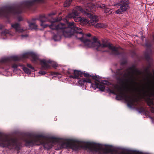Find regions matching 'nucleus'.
<instances>
[{
	"label": "nucleus",
	"instance_id": "39",
	"mask_svg": "<svg viewBox=\"0 0 154 154\" xmlns=\"http://www.w3.org/2000/svg\"><path fill=\"white\" fill-rule=\"evenodd\" d=\"M38 73L42 75H44L46 73V72L44 71H40Z\"/></svg>",
	"mask_w": 154,
	"mask_h": 154
},
{
	"label": "nucleus",
	"instance_id": "4",
	"mask_svg": "<svg viewBox=\"0 0 154 154\" xmlns=\"http://www.w3.org/2000/svg\"><path fill=\"white\" fill-rule=\"evenodd\" d=\"M140 75L141 72L136 68L135 65H133L128 69L122 70V69H118L115 72V76L116 80L120 84L125 85V83L130 82L135 84L137 83L135 81L134 74Z\"/></svg>",
	"mask_w": 154,
	"mask_h": 154
},
{
	"label": "nucleus",
	"instance_id": "24",
	"mask_svg": "<svg viewBox=\"0 0 154 154\" xmlns=\"http://www.w3.org/2000/svg\"><path fill=\"white\" fill-rule=\"evenodd\" d=\"M77 16V11H73L71 14L69 15V17H72L74 19V20L76 22L77 18L76 17Z\"/></svg>",
	"mask_w": 154,
	"mask_h": 154
},
{
	"label": "nucleus",
	"instance_id": "1",
	"mask_svg": "<svg viewBox=\"0 0 154 154\" xmlns=\"http://www.w3.org/2000/svg\"><path fill=\"white\" fill-rule=\"evenodd\" d=\"M26 143L29 145H43L45 148L50 149L55 144H57L58 147L56 149L59 150L63 148H71L76 149L77 146L76 143L72 139H57L55 138H47L42 135H38L32 137Z\"/></svg>",
	"mask_w": 154,
	"mask_h": 154
},
{
	"label": "nucleus",
	"instance_id": "47",
	"mask_svg": "<svg viewBox=\"0 0 154 154\" xmlns=\"http://www.w3.org/2000/svg\"><path fill=\"white\" fill-rule=\"evenodd\" d=\"M105 82H107V81H105Z\"/></svg>",
	"mask_w": 154,
	"mask_h": 154
},
{
	"label": "nucleus",
	"instance_id": "28",
	"mask_svg": "<svg viewBox=\"0 0 154 154\" xmlns=\"http://www.w3.org/2000/svg\"><path fill=\"white\" fill-rule=\"evenodd\" d=\"M19 66L15 63L13 64L12 66V68L13 69V71L14 72H15L17 70H20L19 69L17 68L18 66Z\"/></svg>",
	"mask_w": 154,
	"mask_h": 154
},
{
	"label": "nucleus",
	"instance_id": "22",
	"mask_svg": "<svg viewBox=\"0 0 154 154\" xmlns=\"http://www.w3.org/2000/svg\"><path fill=\"white\" fill-rule=\"evenodd\" d=\"M82 75H84L85 77L86 78H89L90 77H92V75H90L89 73H84L78 70V79H79V76H82Z\"/></svg>",
	"mask_w": 154,
	"mask_h": 154
},
{
	"label": "nucleus",
	"instance_id": "45",
	"mask_svg": "<svg viewBox=\"0 0 154 154\" xmlns=\"http://www.w3.org/2000/svg\"><path fill=\"white\" fill-rule=\"evenodd\" d=\"M77 142H78V148H79V141H78V140Z\"/></svg>",
	"mask_w": 154,
	"mask_h": 154
},
{
	"label": "nucleus",
	"instance_id": "10",
	"mask_svg": "<svg viewBox=\"0 0 154 154\" xmlns=\"http://www.w3.org/2000/svg\"><path fill=\"white\" fill-rule=\"evenodd\" d=\"M145 46L147 48L146 51L144 54V56L146 60L149 62L151 60L150 56L152 54V50L150 48L152 45L150 42L146 41L145 43Z\"/></svg>",
	"mask_w": 154,
	"mask_h": 154
},
{
	"label": "nucleus",
	"instance_id": "44",
	"mask_svg": "<svg viewBox=\"0 0 154 154\" xmlns=\"http://www.w3.org/2000/svg\"><path fill=\"white\" fill-rule=\"evenodd\" d=\"M152 72H153V79L154 80V69L153 70Z\"/></svg>",
	"mask_w": 154,
	"mask_h": 154
},
{
	"label": "nucleus",
	"instance_id": "42",
	"mask_svg": "<svg viewBox=\"0 0 154 154\" xmlns=\"http://www.w3.org/2000/svg\"><path fill=\"white\" fill-rule=\"evenodd\" d=\"M126 61H122L121 62V64L122 65H125V64H126Z\"/></svg>",
	"mask_w": 154,
	"mask_h": 154
},
{
	"label": "nucleus",
	"instance_id": "11",
	"mask_svg": "<svg viewBox=\"0 0 154 154\" xmlns=\"http://www.w3.org/2000/svg\"><path fill=\"white\" fill-rule=\"evenodd\" d=\"M117 88H119L118 86L117 87ZM126 88L125 86L123 87V88H118V90L119 92V94L116 95V99L117 100H121L122 99L125 100L126 99V97H128V95L127 94L126 92L124 91Z\"/></svg>",
	"mask_w": 154,
	"mask_h": 154
},
{
	"label": "nucleus",
	"instance_id": "35",
	"mask_svg": "<svg viewBox=\"0 0 154 154\" xmlns=\"http://www.w3.org/2000/svg\"><path fill=\"white\" fill-rule=\"evenodd\" d=\"M54 75L56 76H57L58 78H60L61 77V75L58 72H55L54 73Z\"/></svg>",
	"mask_w": 154,
	"mask_h": 154
},
{
	"label": "nucleus",
	"instance_id": "6",
	"mask_svg": "<svg viewBox=\"0 0 154 154\" xmlns=\"http://www.w3.org/2000/svg\"><path fill=\"white\" fill-rule=\"evenodd\" d=\"M86 16L90 18L91 20L89 21L83 17H79L78 15V22L82 25H84L87 24L88 26H94V27L97 28H105L106 27V24L103 23H98L95 24V23L98 21V17L94 15L90 12H86Z\"/></svg>",
	"mask_w": 154,
	"mask_h": 154
},
{
	"label": "nucleus",
	"instance_id": "25",
	"mask_svg": "<svg viewBox=\"0 0 154 154\" xmlns=\"http://www.w3.org/2000/svg\"><path fill=\"white\" fill-rule=\"evenodd\" d=\"M151 66L149 64V66L146 67L145 69V72L147 73L148 75H149L151 76H152V74L150 72L149 69Z\"/></svg>",
	"mask_w": 154,
	"mask_h": 154
},
{
	"label": "nucleus",
	"instance_id": "49",
	"mask_svg": "<svg viewBox=\"0 0 154 154\" xmlns=\"http://www.w3.org/2000/svg\"><path fill=\"white\" fill-rule=\"evenodd\" d=\"M50 14H49V16H50Z\"/></svg>",
	"mask_w": 154,
	"mask_h": 154
},
{
	"label": "nucleus",
	"instance_id": "27",
	"mask_svg": "<svg viewBox=\"0 0 154 154\" xmlns=\"http://www.w3.org/2000/svg\"><path fill=\"white\" fill-rule=\"evenodd\" d=\"M92 78L94 80H95L96 81L100 82V77L98 75H92Z\"/></svg>",
	"mask_w": 154,
	"mask_h": 154
},
{
	"label": "nucleus",
	"instance_id": "40",
	"mask_svg": "<svg viewBox=\"0 0 154 154\" xmlns=\"http://www.w3.org/2000/svg\"><path fill=\"white\" fill-rule=\"evenodd\" d=\"M77 8H78V10H79L81 11H82L83 10L82 9V8H81V7H80L79 6H78Z\"/></svg>",
	"mask_w": 154,
	"mask_h": 154
},
{
	"label": "nucleus",
	"instance_id": "36",
	"mask_svg": "<svg viewBox=\"0 0 154 154\" xmlns=\"http://www.w3.org/2000/svg\"><path fill=\"white\" fill-rule=\"evenodd\" d=\"M8 59L6 58H2L1 60V62H5L7 61Z\"/></svg>",
	"mask_w": 154,
	"mask_h": 154
},
{
	"label": "nucleus",
	"instance_id": "23",
	"mask_svg": "<svg viewBox=\"0 0 154 154\" xmlns=\"http://www.w3.org/2000/svg\"><path fill=\"white\" fill-rule=\"evenodd\" d=\"M29 28L31 29H37V25L35 22L29 23Z\"/></svg>",
	"mask_w": 154,
	"mask_h": 154
},
{
	"label": "nucleus",
	"instance_id": "17",
	"mask_svg": "<svg viewBox=\"0 0 154 154\" xmlns=\"http://www.w3.org/2000/svg\"><path fill=\"white\" fill-rule=\"evenodd\" d=\"M91 86L93 88L99 89L101 91H103L105 89L104 86L102 84H100L95 82L94 84L91 83Z\"/></svg>",
	"mask_w": 154,
	"mask_h": 154
},
{
	"label": "nucleus",
	"instance_id": "18",
	"mask_svg": "<svg viewBox=\"0 0 154 154\" xmlns=\"http://www.w3.org/2000/svg\"><path fill=\"white\" fill-rule=\"evenodd\" d=\"M40 20L41 22V23L40 24V25L41 26L44 28H45L46 27H47L49 26V27L50 25H49L48 24H44L43 23L44 22L48 21L49 20V19L48 18L46 17L45 16H42L40 17Z\"/></svg>",
	"mask_w": 154,
	"mask_h": 154
},
{
	"label": "nucleus",
	"instance_id": "20",
	"mask_svg": "<svg viewBox=\"0 0 154 154\" xmlns=\"http://www.w3.org/2000/svg\"><path fill=\"white\" fill-rule=\"evenodd\" d=\"M147 105L150 107V110L151 112L154 113V107L151 106L152 105H154L152 100L150 98H148L147 100Z\"/></svg>",
	"mask_w": 154,
	"mask_h": 154
},
{
	"label": "nucleus",
	"instance_id": "29",
	"mask_svg": "<svg viewBox=\"0 0 154 154\" xmlns=\"http://www.w3.org/2000/svg\"><path fill=\"white\" fill-rule=\"evenodd\" d=\"M84 33L82 32V30L80 28H79L78 27V37L79 35L81 36V37H82V35H83Z\"/></svg>",
	"mask_w": 154,
	"mask_h": 154
},
{
	"label": "nucleus",
	"instance_id": "5",
	"mask_svg": "<svg viewBox=\"0 0 154 154\" xmlns=\"http://www.w3.org/2000/svg\"><path fill=\"white\" fill-rule=\"evenodd\" d=\"M23 58H29L34 63H40L42 67L45 69L50 67L49 64H51L52 66L56 68L58 64L50 60L45 59L40 60L38 57V55L36 53L32 51H29L23 54L22 55Z\"/></svg>",
	"mask_w": 154,
	"mask_h": 154
},
{
	"label": "nucleus",
	"instance_id": "46",
	"mask_svg": "<svg viewBox=\"0 0 154 154\" xmlns=\"http://www.w3.org/2000/svg\"><path fill=\"white\" fill-rule=\"evenodd\" d=\"M83 0H78L77 2H81L82 1H83Z\"/></svg>",
	"mask_w": 154,
	"mask_h": 154
},
{
	"label": "nucleus",
	"instance_id": "13",
	"mask_svg": "<svg viewBox=\"0 0 154 154\" xmlns=\"http://www.w3.org/2000/svg\"><path fill=\"white\" fill-rule=\"evenodd\" d=\"M11 26L12 28L15 29L16 32L17 33H22L26 30V29L22 28L20 25L18 23L11 24Z\"/></svg>",
	"mask_w": 154,
	"mask_h": 154
},
{
	"label": "nucleus",
	"instance_id": "3",
	"mask_svg": "<svg viewBox=\"0 0 154 154\" xmlns=\"http://www.w3.org/2000/svg\"><path fill=\"white\" fill-rule=\"evenodd\" d=\"M49 27L53 29H56L59 32L57 35H55L53 36V39L56 41L60 40L62 34L66 37H69L77 33V28L73 22L65 24L53 22L51 23Z\"/></svg>",
	"mask_w": 154,
	"mask_h": 154
},
{
	"label": "nucleus",
	"instance_id": "37",
	"mask_svg": "<svg viewBox=\"0 0 154 154\" xmlns=\"http://www.w3.org/2000/svg\"><path fill=\"white\" fill-rule=\"evenodd\" d=\"M13 59L14 60H20V59L18 57L15 56L13 58Z\"/></svg>",
	"mask_w": 154,
	"mask_h": 154
},
{
	"label": "nucleus",
	"instance_id": "30",
	"mask_svg": "<svg viewBox=\"0 0 154 154\" xmlns=\"http://www.w3.org/2000/svg\"><path fill=\"white\" fill-rule=\"evenodd\" d=\"M130 100H131L134 104L135 102H137L138 101V99L136 98H134L130 96Z\"/></svg>",
	"mask_w": 154,
	"mask_h": 154
},
{
	"label": "nucleus",
	"instance_id": "43",
	"mask_svg": "<svg viewBox=\"0 0 154 154\" xmlns=\"http://www.w3.org/2000/svg\"><path fill=\"white\" fill-rule=\"evenodd\" d=\"M3 27V26L2 24H0V29H2Z\"/></svg>",
	"mask_w": 154,
	"mask_h": 154
},
{
	"label": "nucleus",
	"instance_id": "16",
	"mask_svg": "<svg viewBox=\"0 0 154 154\" xmlns=\"http://www.w3.org/2000/svg\"><path fill=\"white\" fill-rule=\"evenodd\" d=\"M20 66L22 67V68L23 69L24 71L26 74H30L31 73V72H34L35 71L34 68L32 66L29 64H27V66L28 67L31 69H30L27 68L22 65H20Z\"/></svg>",
	"mask_w": 154,
	"mask_h": 154
},
{
	"label": "nucleus",
	"instance_id": "48",
	"mask_svg": "<svg viewBox=\"0 0 154 154\" xmlns=\"http://www.w3.org/2000/svg\"><path fill=\"white\" fill-rule=\"evenodd\" d=\"M153 39L154 40V36H153Z\"/></svg>",
	"mask_w": 154,
	"mask_h": 154
},
{
	"label": "nucleus",
	"instance_id": "33",
	"mask_svg": "<svg viewBox=\"0 0 154 154\" xmlns=\"http://www.w3.org/2000/svg\"><path fill=\"white\" fill-rule=\"evenodd\" d=\"M108 91L110 94H114L116 95V93L114 91L110 89H109L108 90Z\"/></svg>",
	"mask_w": 154,
	"mask_h": 154
},
{
	"label": "nucleus",
	"instance_id": "15",
	"mask_svg": "<svg viewBox=\"0 0 154 154\" xmlns=\"http://www.w3.org/2000/svg\"><path fill=\"white\" fill-rule=\"evenodd\" d=\"M16 32H11L10 31V29H5L2 31L1 34V38L5 39L8 35L11 36H14L15 35Z\"/></svg>",
	"mask_w": 154,
	"mask_h": 154
},
{
	"label": "nucleus",
	"instance_id": "26",
	"mask_svg": "<svg viewBox=\"0 0 154 154\" xmlns=\"http://www.w3.org/2000/svg\"><path fill=\"white\" fill-rule=\"evenodd\" d=\"M72 0H67L66 1L64 4V7H68L70 5L72 2Z\"/></svg>",
	"mask_w": 154,
	"mask_h": 154
},
{
	"label": "nucleus",
	"instance_id": "41",
	"mask_svg": "<svg viewBox=\"0 0 154 154\" xmlns=\"http://www.w3.org/2000/svg\"><path fill=\"white\" fill-rule=\"evenodd\" d=\"M17 19L19 21H20L22 20V18L21 17H18Z\"/></svg>",
	"mask_w": 154,
	"mask_h": 154
},
{
	"label": "nucleus",
	"instance_id": "7",
	"mask_svg": "<svg viewBox=\"0 0 154 154\" xmlns=\"http://www.w3.org/2000/svg\"><path fill=\"white\" fill-rule=\"evenodd\" d=\"M20 143L8 135L0 133V146L9 148H19Z\"/></svg>",
	"mask_w": 154,
	"mask_h": 154
},
{
	"label": "nucleus",
	"instance_id": "21",
	"mask_svg": "<svg viewBox=\"0 0 154 154\" xmlns=\"http://www.w3.org/2000/svg\"><path fill=\"white\" fill-rule=\"evenodd\" d=\"M130 96L128 95V97H126L125 100V101L127 102V105L128 107L130 108H132V106H134V104L133 101L130 100Z\"/></svg>",
	"mask_w": 154,
	"mask_h": 154
},
{
	"label": "nucleus",
	"instance_id": "51",
	"mask_svg": "<svg viewBox=\"0 0 154 154\" xmlns=\"http://www.w3.org/2000/svg\"><path fill=\"white\" fill-rule=\"evenodd\" d=\"M150 118H151V119H152V117H150Z\"/></svg>",
	"mask_w": 154,
	"mask_h": 154
},
{
	"label": "nucleus",
	"instance_id": "50",
	"mask_svg": "<svg viewBox=\"0 0 154 154\" xmlns=\"http://www.w3.org/2000/svg\"><path fill=\"white\" fill-rule=\"evenodd\" d=\"M79 46H81V45H79Z\"/></svg>",
	"mask_w": 154,
	"mask_h": 154
},
{
	"label": "nucleus",
	"instance_id": "19",
	"mask_svg": "<svg viewBox=\"0 0 154 154\" xmlns=\"http://www.w3.org/2000/svg\"><path fill=\"white\" fill-rule=\"evenodd\" d=\"M42 1L43 0H30L25 2L23 4L25 7H28L29 6L31 5L32 3L34 2H42Z\"/></svg>",
	"mask_w": 154,
	"mask_h": 154
},
{
	"label": "nucleus",
	"instance_id": "12",
	"mask_svg": "<svg viewBox=\"0 0 154 154\" xmlns=\"http://www.w3.org/2000/svg\"><path fill=\"white\" fill-rule=\"evenodd\" d=\"M139 92L143 96H146L148 95L154 96V88L148 87L146 88L143 87L141 90H139Z\"/></svg>",
	"mask_w": 154,
	"mask_h": 154
},
{
	"label": "nucleus",
	"instance_id": "32",
	"mask_svg": "<svg viewBox=\"0 0 154 154\" xmlns=\"http://www.w3.org/2000/svg\"><path fill=\"white\" fill-rule=\"evenodd\" d=\"M28 36V35L27 34H24V35H21V37L22 39H25Z\"/></svg>",
	"mask_w": 154,
	"mask_h": 154
},
{
	"label": "nucleus",
	"instance_id": "8",
	"mask_svg": "<svg viewBox=\"0 0 154 154\" xmlns=\"http://www.w3.org/2000/svg\"><path fill=\"white\" fill-rule=\"evenodd\" d=\"M22 12L20 8L12 6L7 7L2 10L1 11L0 15L7 17L8 15L11 14H18Z\"/></svg>",
	"mask_w": 154,
	"mask_h": 154
},
{
	"label": "nucleus",
	"instance_id": "34",
	"mask_svg": "<svg viewBox=\"0 0 154 154\" xmlns=\"http://www.w3.org/2000/svg\"><path fill=\"white\" fill-rule=\"evenodd\" d=\"M83 81L85 82H87L88 83H91V80L89 79H83Z\"/></svg>",
	"mask_w": 154,
	"mask_h": 154
},
{
	"label": "nucleus",
	"instance_id": "9",
	"mask_svg": "<svg viewBox=\"0 0 154 154\" xmlns=\"http://www.w3.org/2000/svg\"><path fill=\"white\" fill-rule=\"evenodd\" d=\"M129 1L126 0H120L118 5L120 6V8L116 11L117 14H121L125 11L128 10L129 8Z\"/></svg>",
	"mask_w": 154,
	"mask_h": 154
},
{
	"label": "nucleus",
	"instance_id": "31",
	"mask_svg": "<svg viewBox=\"0 0 154 154\" xmlns=\"http://www.w3.org/2000/svg\"><path fill=\"white\" fill-rule=\"evenodd\" d=\"M85 83V82L83 81V79L82 80H79L78 82V85H80L82 86L84 85Z\"/></svg>",
	"mask_w": 154,
	"mask_h": 154
},
{
	"label": "nucleus",
	"instance_id": "14",
	"mask_svg": "<svg viewBox=\"0 0 154 154\" xmlns=\"http://www.w3.org/2000/svg\"><path fill=\"white\" fill-rule=\"evenodd\" d=\"M68 73L69 74H71L69 75V77L71 78H72L71 83L72 84L74 83V82L77 80V70H73L72 69H69Z\"/></svg>",
	"mask_w": 154,
	"mask_h": 154
},
{
	"label": "nucleus",
	"instance_id": "2",
	"mask_svg": "<svg viewBox=\"0 0 154 154\" xmlns=\"http://www.w3.org/2000/svg\"><path fill=\"white\" fill-rule=\"evenodd\" d=\"M91 36L90 33L84 34L82 35V37H78V39L80 40L84 46L88 48H95L97 51H102V49L108 48L111 50L112 54L114 55H118L122 54V52L119 50L122 49V48L120 47L113 46L112 44L106 41L103 40L102 43H101L95 36L92 38V40L86 38V37H90Z\"/></svg>",
	"mask_w": 154,
	"mask_h": 154
},
{
	"label": "nucleus",
	"instance_id": "38",
	"mask_svg": "<svg viewBox=\"0 0 154 154\" xmlns=\"http://www.w3.org/2000/svg\"><path fill=\"white\" fill-rule=\"evenodd\" d=\"M139 110L141 112H144L145 111V109L143 107H141L139 109Z\"/></svg>",
	"mask_w": 154,
	"mask_h": 154
}]
</instances>
